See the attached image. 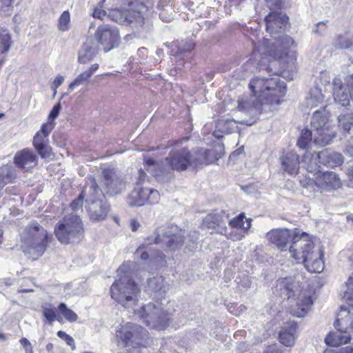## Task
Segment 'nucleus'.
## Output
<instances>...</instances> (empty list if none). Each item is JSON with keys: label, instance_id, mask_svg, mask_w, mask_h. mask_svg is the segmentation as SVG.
Listing matches in <instances>:
<instances>
[{"label": "nucleus", "instance_id": "0eeeda50", "mask_svg": "<svg viewBox=\"0 0 353 353\" xmlns=\"http://www.w3.org/2000/svg\"><path fill=\"white\" fill-rule=\"evenodd\" d=\"M22 249L32 260L41 256L47 247L48 235L47 230L37 221H32L21 233Z\"/></svg>", "mask_w": 353, "mask_h": 353}, {"label": "nucleus", "instance_id": "49530a36", "mask_svg": "<svg viewBox=\"0 0 353 353\" xmlns=\"http://www.w3.org/2000/svg\"><path fill=\"white\" fill-rule=\"evenodd\" d=\"M164 279L162 276H155L148 279V287L154 292H161L163 285Z\"/></svg>", "mask_w": 353, "mask_h": 353}, {"label": "nucleus", "instance_id": "5701e85b", "mask_svg": "<svg viewBox=\"0 0 353 353\" xmlns=\"http://www.w3.org/2000/svg\"><path fill=\"white\" fill-rule=\"evenodd\" d=\"M334 99L336 103L342 107H347L352 102L350 89L342 85L340 79L335 78L333 81Z\"/></svg>", "mask_w": 353, "mask_h": 353}, {"label": "nucleus", "instance_id": "4d7b16f0", "mask_svg": "<svg viewBox=\"0 0 353 353\" xmlns=\"http://www.w3.org/2000/svg\"><path fill=\"white\" fill-rule=\"evenodd\" d=\"M345 84L350 89V97L353 103V74L347 75L345 79Z\"/></svg>", "mask_w": 353, "mask_h": 353}, {"label": "nucleus", "instance_id": "680f3d73", "mask_svg": "<svg viewBox=\"0 0 353 353\" xmlns=\"http://www.w3.org/2000/svg\"><path fill=\"white\" fill-rule=\"evenodd\" d=\"M85 200L83 198H81V194H79L77 199L74 200L71 204L70 206L73 210H76L81 208L83 204V201Z\"/></svg>", "mask_w": 353, "mask_h": 353}, {"label": "nucleus", "instance_id": "6ab92c4d", "mask_svg": "<svg viewBox=\"0 0 353 353\" xmlns=\"http://www.w3.org/2000/svg\"><path fill=\"white\" fill-rule=\"evenodd\" d=\"M318 189L321 192H328L336 190L341 185V182L338 174L332 171H327L316 174Z\"/></svg>", "mask_w": 353, "mask_h": 353}, {"label": "nucleus", "instance_id": "69168bd1", "mask_svg": "<svg viewBox=\"0 0 353 353\" xmlns=\"http://www.w3.org/2000/svg\"><path fill=\"white\" fill-rule=\"evenodd\" d=\"M130 225L131 230L133 232L137 231L139 229V228L140 227L139 223L137 220H135V219H132L130 221Z\"/></svg>", "mask_w": 353, "mask_h": 353}, {"label": "nucleus", "instance_id": "3c124183", "mask_svg": "<svg viewBox=\"0 0 353 353\" xmlns=\"http://www.w3.org/2000/svg\"><path fill=\"white\" fill-rule=\"evenodd\" d=\"M60 110H61V104L59 103H57V105H55L52 110L50 111L49 115H48V123H51L52 124V121L56 118L58 117L59 114V112H60Z\"/></svg>", "mask_w": 353, "mask_h": 353}, {"label": "nucleus", "instance_id": "6e6d98bb", "mask_svg": "<svg viewBox=\"0 0 353 353\" xmlns=\"http://www.w3.org/2000/svg\"><path fill=\"white\" fill-rule=\"evenodd\" d=\"M92 15L94 17L99 19H105V17L108 18V13L106 11L103 10L100 7H97L94 9Z\"/></svg>", "mask_w": 353, "mask_h": 353}, {"label": "nucleus", "instance_id": "c756f323", "mask_svg": "<svg viewBox=\"0 0 353 353\" xmlns=\"http://www.w3.org/2000/svg\"><path fill=\"white\" fill-rule=\"evenodd\" d=\"M296 331V325L294 323H288L279 333L280 342L287 347L292 346L294 343Z\"/></svg>", "mask_w": 353, "mask_h": 353}, {"label": "nucleus", "instance_id": "338daca9", "mask_svg": "<svg viewBox=\"0 0 353 353\" xmlns=\"http://www.w3.org/2000/svg\"><path fill=\"white\" fill-rule=\"evenodd\" d=\"M325 353H353V348L350 347H346L343 349H341L338 352H334V351L326 352Z\"/></svg>", "mask_w": 353, "mask_h": 353}, {"label": "nucleus", "instance_id": "de8ad7c7", "mask_svg": "<svg viewBox=\"0 0 353 353\" xmlns=\"http://www.w3.org/2000/svg\"><path fill=\"white\" fill-rule=\"evenodd\" d=\"M34 148L42 159H50L53 156L52 148L49 143L36 146Z\"/></svg>", "mask_w": 353, "mask_h": 353}, {"label": "nucleus", "instance_id": "b1692460", "mask_svg": "<svg viewBox=\"0 0 353 353\" xmlns=\"http://www.w3.org/2000/svg\"><path fill=\"white\" fill-rule=\"evenodd\" d=\"M99 52L98 45L93 38H88L79 51L78 61L87 63L92 60Z\"/></svg>", "mask_w": 353, "mask_h": 353}, {"label": "nucleus", "instance_id": "9d476101", "mask_svg": "<svg viewBox=\"0 0 353 353\" xmlns=\"http://www.w3.org/2000/svg\"><path fill=\"white\" fill-rule=\"evenodd\" d=\"M137 314L151 328L163 330L168 325V314L160 305L149 303L143 306Z\"/></svg>", "mask_w": 353, "mask_h": 353}, {"label": "nucleus", "instance_id": "c03bdc74", "mask_svg": "<svg viewBox=\"0 0 353 353\" xmlns=\"http://www.w3.org/2000/svg\"><path fill=\"white\" fill-rule=\"evenodd\" d=\"M312 137H314V134L310 130L307 129L303 130L301 135L297 141V145L301 149H305L311 141Z\"/></svg>", "mask_w": 353, "mask_h": 353}, {"label": "nucleus", "instance_id": "cd10ccee", "mask_svg": "<svg viewBox=\"0 0 353 353\" xmlns=\"http://www.w3.org/2000/svg\"><path fill=\"white\" fill-rule=\"evenodd\" d=\"M223 150V149L221 145H217L214 149L211 150H201L199 152H195V157L203 159L199 163V165L203 163L210 164L221 157Z\"/></svg>", "mask_w": 353, "mask_h": 353}, {"label": "nucleus", "instance_id": "f03ea898", "mask_svg": "<svg viewBox=\"0 0 353 353\" xmlns=\"http://www.w3.org/2000/svg\"><path fill=\"white\" fill-rule=\"evenodd\" d=\"M203 161L195 157L186 148H174L170 150L168 156L163 161L157 162L152 159H145L146 170L157 177L161 174L170 173L171 171H184L190 167H197Z\"/></svg>", "mask_w": 353, "mask_h": 353}, {"label": "nucleus", "instance_id": "c85d7f7f", "mask_svg": "<svg viewBox=\"0 0 353 353\" xmlns=\"http://www.w3.org/2000/svg\"><path fill=\"white\" fill-rule=\"evenodd\" d=\"M283 169L290 174H296L299 169V156L289 152L281 158Z\"/></svg>", "mask_w": 353, "mask_h": 353}, {"label": "nucleus", "instance_id": "aec40b11", "mask_svg": "<svg viewBox=\"0 0 353 353\" xmlns=\"http://www.w3.org/2000/svg\"><path fill=\"white\" fill-rule=\"evenodd\" d=\"M14 163L21 169L28 170L38 163L37 155L30 148H24L15 154Z\"/></svg>", "mask_w": 353, "mask_h": 353}, {"label": "nucleus", "instance_id": "8fccbe9b", "mask_svg": "<svg viewBox=\"0 0 353 353\" xmlns=\"http://www.w3.org/2000/svg\"><path fill=\"white\" fill-rule=\"evenodd\" d=\"M145 248L144 245L139 246L134 253L135 258L140 259L144 261H147L149 259V254L148 252L145 250Z\"/></svg>", "mask_w": 353, "mask_h": 353}, {"label": "nucleus", "instance_id": "ddd939ff", "mask_svg": "<svg viewBox=\"0 0 353 353\" xmlns=\"http://www.w3.org/2000/svg\"><path fill=\"white\" fill-rule=\"evenodd\" d=\"M303 235H309L305 232L300 233L299 230L294 229L290 230L288 229L278 228L273 229L266 234L268 240L277 246L281 250H287V244L290 241H292V244L289 248V252L290 253V249L294 245V243L296 239L295 237L297 236H303Z\"/></svg>", "mask_w": 353, "mask_h": 353}, {"label": "nucleus", "instance_id": "7c9ffc66", "mask_svg": "<svg viewBox=\"0 0 353 353\" xmlns=\"http://www.w3.org/2000/svg\"><path fill=\"white\" fill-rule=\"evenodd\" d=\"M321 156L322 164L330 167L339 166L342 165L344 161L341 154L336 152H330L326 150L321 152Z\"/></svg>", "mask_w": 353, "mask_h": 353}, {"label": "nucleus", "instance_id": "72a5a7b5", "mask_svg": "<svg viewBox=\"0 0 353 353\" xmlns=\"http://www.w3.org/2000/svg\"><path fill=\"white\" fill-rule=\"evenodd\" d=\"M259 100V96L257 97V99L254 100H252V101H240L239 102L238 108L241 111H245L248 112V113L252 114V113H258L261 114L263 112H261L254 107L255 105L258 104L260 105L261 103Z\"/></svg>", "mask_w": 353, "mask_h": 353}, {"label": "nucleus", "instance_id": "39448f33", "mask_svg": "<svg viewBox=\"0 0 353 353\" xmlns=\"http://www.w3.org/2000/svg\"><path fill=\"white\" fill-rule=\"evenodd\" d=\"M275 292L281 296H285L294 302L293 314L303 317L311 310L313 301L310 292L304 289L299 281L292 277L281 278L277 280Z\"/></svg>", "mask_w": 353, "mask_h": 353}, {"label": "nucleus", "instance_id": "4c0bfd02", "mask_svg": "<svg viewBox=\"0 0 353 353\" xmlns=\"http://www.w3.org/2000/svg\"><path fill=\"white\" fill-rule=\"evenodd\" d=\"M313 176L311 177L309 174L306 175L305 177L300 180L301 186L303 188L307 189L310 192H315L318 189L316 181V174H312Z\"/></svg>", "mask_w": 353, "mask_h": 353}, {"label": "nucleus", "instance_id": "7ed1b4c3", "mask_svg": "<svg viewBox=\"0 0 353 353\" xmlns=\"http://www.w3.org/2000/svg\"><path fill=\"white\" fill-rule=\"evenodd\" d=\"M249 87L255 94H259L261 104H256L254 107L261 112L275 110L286 93L285 82L281 81L277 76L271 78L256 77L250 81Z\"/></svg>", "mask_w": 353, "mask_h": 353}, {"label": "nucleus", "instance_id": "dca6fc26", "mask_svg": "<svg viewBox=\"0 0 353 353\" xmlns=\"http://www.w3.org/2000/svg\"><path fill=\"white\" fill-rule=\"evenodd\" d=\"M103 185L106 193L110 196L120 194L125 188V182L121 172L108 168L102 171Z\"/></svg>", "mask_w": 353, "mask_h": 353}, {"label": "nucleus", "instance_id": "f3484780", "mask_svg": "<svg viewBox=\"0 0 353 353\" xmlns=\"http://www.w3.org/2000/svg\"><path fill=\"white\" fill-rule=\"evenodd\" d=\"M146 331L140 325L132 323H126L121 325L117 331V336L122 341L124 346L139 345L140 341L146 336Z\"/></svg>", "mask_w": 353, "mask_h": 353}, {"label": "nucleus", "instance_id": "c9c22d12", "mask_svg": "<svg viewBox=\"0 0 353 353\" xmlns=\"http://www.w3.org/2000/svg\"><path fill=\"white\" fill-rule=\"evenodd\" d=\"M15 178V172L10 168L0 169V189L10 183Z\"/></svg>", "mask_w": 353, "mask_h": 353}, {"label": "nucleus", "instance_id": "a211bd4d", "mask_svg": "<svg viewBox=\"0 0 353 353\" xmlns=\"http://www.w3.org/2000/svg\"><path fill=\"white\" fill-rule=\"evenodd\" d=\"M230 215L224 210L208 214L203 221V226L206 229L215 230L210 233H217L221 235L227 234L225 222L229 219Z\"/></svg>", "mask_w": 353, "mask_h": 353}, {"label": "nucleus", "instance_id": "37998d69", "mask_svg": "<svg viewBox=\"0 0 353 353\" xmlns=\"http://www.w3.org/2000/svg\"><path fill=\"white\" fill-rule=\"evenodd\" d=\"M346 287L343 298L350 307H353V274L350 276Z\"/></svg>", "mask_w": 353, "mask_h": 353}, {"label": "nucleus", "instance_id": "58836bf2", "mask_svg": "<svg viewBox=\"0 0 353 353\" xmlns=\"http://www.w3.org/2000/svg\"><path fill=\"white\" fill-rule=\"evenodd\" d=\"M11 37L9 32L0 28V41L2 47L1 53H6L9 51L11 46Z\"/></svg>", "mask_w": 353, "mask_h": 353}, {"label": "nucleus", "instance_id": "473e14b6", "mask_svg": "<svg viewBox=\"0 0 353 353\" xmlns=\"http://www.w3.org/2000/svg\"><path fill=\"white\" fill-rule=\"evenodd\" d=\"M244 219V213H241L237 216L229 221V225L233 228L241 229L244 232H247L251 227L252 219H248L245 222Z\"/></svg>", "mask_w": 353, "mask_h": 353}, {"label": "nucleus", "instance_id": "a878e982", "mask_svg": "<svg viewBox=\"0 0 353 353\" xmlns=\"http://www.w3.org/2000/svg\"><path fill=\"white\" fill-rule=\"evenodd\" d=\"M321 152H306L303 156V163L307 171L311 174H319L322 164Z\"/></svg>", "mask_w": 353, "mask_h": 353}, {"label": "nucleus", "instance_id": "4be33fe9", "mask_svg": "<svg viewBox=\"0 0 353 353\" xmlns=\"http://www.w3.org/2000/svg\"><path fill=\"white\" fill-rule=\"evenodd\" d=\"M314 131V141L320 147L331 144L337 134L334 124Z\"/></svg>", "mask_w": 353, "mask_h": 353}, {"label": "nucleus", "instance_id": "423d86ee", "mask_svg": "<svg viewBox=\"0 0 353 353\" xmlns=\"http://www.w3.org/2000/svg\"><path fill=\"white\" fill-rule=\"evenodd\" d=\"M294 245L290 249L291 257L297 263H304L310 272L320 273L325 268L323 261V250L318 248L314 250V243L310 235L297 236Z\"/></svg>", "mask_w": 353, "mask_h": 353}, {"label": "nucleus", "instance_id": "1a4fd4ad", "mask_svg": "<svg viewBox=\"0 0 353 353\" xmlns=\"http://www.w3.org/2000/svg\"><path fill=\"white\" fill-rule=\"evenodd\" d=\"M83 226L79 216L70 214L59 221L54 228V234L62 244L79 241L83 236Z\"/></svg>", "mask_w": 353, "mask_h": 353}, {"label": "nucleus", "instance_id": "f8f14e48", "mask_svg": "<svg viewBox=\"0 0 353 353\" xmlns=\"http://www.w3.org/2000/svg\"><path fill=\"white\" fill-rule=\"evenodd\" d=\"M184 231L176 226H172L165 232L159 233L154 238V243L161 245L169 250H176L181 248L184 243Z\"/></svg>", "mask_w": 353, "mask_h": 353}, {"label": "nucleus", "instance_id": "f704fd0d", "mask_svg": "<svg viewBox=\"0 0 353 353\" xmlns=\"http://www.w3.org/2000/svg\"><path fill=\"white\" fill-rule=\"evenodd\" d=\"M91 77L85 72L78 74L76 78L69 84V92L72 91L76 87L88 85L90 83Z\"/></svg>", "mask_w": 353, "mask_h": 353}, {"label": "nucleus", "instance_id": "5fc2aeb1", "mask_svg": "<svg viewBox=\"0 0 353 353\" xmlns=\"http://www.w3.org/2000/svg\"><path fill=\"white\" fill-rule=\"evenodd\" d=\"M246 232H244V231L239 232H230L228 235V239L234 241H241L243 239L245 236Z\"/></svg>", "mask_w": 353, "mask_h": 353}, {"label": "nucleus", "instance_id": "a19ab883", "mask_svg": "<svg viewBox=\"0 0 353 353\" xmlns=\"http://www.w3.org/2000/svg\"><path fill=\"white\" fill-rule=\"evenodd\" d=\"M58 310L63 316L70 322H75L78 319L77 314L72 310L68 308L63 303L59 305Z\"/></svg>", "mask_w": 353, "mask_h": 353}, {"label": "nucleus", "instance_id": "ea45409f", "mask_svg": "<svg viewBox=\"0 0 353 353\" xmlns=\"http://www.w3.org/2000/svg\"><path fill=\"white\" fill-rule=\"evenodd\" d=\"M70 14L68 11H64L59 18L57 28L61 32L68 31L70 29Z\"/></svg>", "mask_w": 353, "mask_h": 353}, {"label": "nucleus", "instance_id": "a18cd8bd", "mask_svg": "<svg viewBox=\"0 0 353 353\" xmlns=\"http://www.w3.org/2000/svg\"><path fill=\"white\" fill-rule=\"evenodd\" d=\"M352 45V39L343 35H338L334 41L335 47L340 49H346Z\"/></svg>", "mask_w": 353, "mask_h": 353}, {"label": "nucleus", "instance_id": "13d9d810", "mask_svg": "<svg viewBox=\"0 0 353 353\" xmlns=\"http://www.w3.org/2000/svg\"><path fill=\"white\" fill-rule=\"evenodd\" d=\"M147 177L148 176L144 170L143 169H140L138 172V176L136 185H139L140 186H142L143 183L146 181Z\"/></svg>", "mask_w": 353, "mask_h": 353}, {"label": "nucleus", "instance_id": "79ce46f5", "mask_svg": "<svg viewBox=\"0 0 353 353\" xmlns=\"http://www.w3.org/2000/svg\"><path fill=\"white\" fill-rule=\"evenodd\" d=\"M42 312L49 323L52 324L55 320L60 321V316L56 313V308L51 305L43 306Z\"/></svg>", "mask_w": 353, "mask_h": 353}, {"label": "nucleus", "instance_id": "2f4dec72", "mask_svg": "<svg viewBox=\"0 0 353 353\" xmlns=\"http://www.w3.org/2000/svg\"><path fill=\"white\" fill-rule=\"evenodd\" d=\"M52 130V127L51 123L43 124L41 130L38 131L33 137L32 144L34 147L49 143L48 137Z\"/></svg>", "mask_w": 353, "mask_h": 353}, {"label": "nucleus", "instance_id": "412c9836", "mask_svg": "<svg viewBox=\"0 0 353 353\" xmlns=\"http://www.w3.org/2000/svg\"><path fill=\"white\" fill-rule=\"evenodd\" d=\"M85 208L90 219L99 221L107 217L110 206L105 200L97 199L85 204Z\"/></svg>", "mask_w": 353, "mask_h": 353}, {"label": "nucleus", "instance_id": "603ef678", "mask_svg": "<svg viewBox=\"0 0 353 353\" xmlns=\"http://www.w3.org/2000/svg\"><path fill=\"white\" fill-rule=\"evenodd\" d=\"M19 342L24 349L25 353H34L32 345L28 339L23 337Z\"/></svg>", "mask_w": 353, "mask_h": 353}, {"label": "nucleus", "instance_id": "864d4df0", "mask_svg": "<svg viewBox=\"0 0 353 353\" xmlns=\"http://www.w3.org/2000/svg\"><path fill=\"white\" fill-rule=\"evenodd\" d=\"M327 21H320L316 24L315 29L312 32L316 34H323L326 31V23Z\"/></svg>", "mask_w": 353, "mask_h": 353}, {"label": "nucleus", "instance_id": "f257e3e1", "mask_svg": "<svg viewBox=\"0 0 353 353\" xmlns=\"http://www.w3.org/2000/svg\"><path fill=\"white\" fill-rule=\"evenodd\" d=\"M266 31L272 38L264 39L259 41L254 49L252 57L257 62L259 70L271 72L270 63L273 61L284 59L288 55L290 49L294 43L288 35L281 33V30L287 25L288 17L282 12H270L265 17Z\"/></svg>", "mask_w": 353, "mask_h": 353}, {"label": "nucleus", "instance_id": "774afa93", "mask_svg": "<svg viewBox=\"0 0 353 353\" xmlns=\"http://www.w3.org/2000/svg\"><path fill=\"white\" fill-rule=\"evenodd\" d=\"M264 353H279L274 345L269 346Z\"/></svg>", "mask_w": 353, "mask_h": 353}, {"label": "nucleus", "instance_id": "2eb2a0df", "mask_svg": "<svg viewBox=\"0 0 353 353\" xmlns=\"http://www.w3.org/2000/svg\"><path fill=\"white\" fill-rule=\"evenodd\" d=\"M159 200L160 194L157 190L137 185L128 196L127 202L131 206H141L157 203Z\"/></svg>", "mask_w": 353, "mask_h": 353}, {"label": "nucleus", "instance_id": "bf43d9fd", "mask_svg": "<svg viewBox=\"0 0 353 353\" xmlns=\"http://www.w3.org/2000/svg\"><path fill=\"white\" fill-rule=\"evenodd\" d=\"M268 8L270 10L279 9L281 8V0H265Z\"/></svg>", "mask_w": 353, "mask_h": 353}, {"label": "nucleus", "instance_id": "052dcab7", "mask_svg": "<svg viewBox=\"0 0 353 353\" xmlns=\"http://www.w3.org/2000/svg\"><path fill=\"white\" fill-rule=\"evenodd\" d=\"M64 81V77L61 75H58L54 79L53 83H52V88L54 90V91L57 90V89L63 84ZM54 94H56V92H54Z\"/></svg>", "mask_w": 353, "mask_h": 353}, {"label": "nucleus", "instance_id": "bb28decb", "mask_svg": "<svg viewBox=\"0 0 353 353\" xmlns=\"http://www.w3.org/2000/svg\"><path fill=\"white\" fill-rule=\"evenodd\" d=\"M330 113L325 108H321L316 110L312 117L311 126L314 130L326 127L333 124L332 121L330 119Z\"/></svg>", "mask_w": 353, "mask_h": 353}, {"label": "nucleus", "instance_id": "6e6552de", "mask_svg": "<svg viewBox=\"0 0 353 353\" xmlns=\"http://www.w3.org/2000/svg\"><path fill=\"white\" fill-rule=\"evenodd\" d=\"M334 325L336 330L326 336V344L336 347L347 343L353 334V307H341Z\"/></svg>", "mask_w": 353, "mask_h": 353}, {"label": "nucleus", "instance_id": "09e8293b", "mask_svg": "<svg viewBox=\"0 0 353 353\" xmlns=\"http://www.w3.org/2000/svg\"><path fill=\"white\" fill-rule=\"evenodd\" d=\"M57 336L59 338L64 340L65 341V343L71 347L72 350H74L76 349L74 340L73 339V338L71 336L67 334L65 332L61 331V330H60L57 332Z\"/></svg>", "mask_w": 353, "mask_h": 353}, {"label": "nucleus", "instance_id": "20e7f679", "mask_svg": "<svg viewBox=\"0 0 353 353\" xmlns=\"http://www.w3.org/2000/svg\"><path fill=\"white\" fill-rule=\"evenodd\" d=\"M134 263L127 262L123 263L117 270L119 278L110 288L112 298L125 308H132L137 305L140 289L131 279L132 269Z\"/></svg>", "mask_w": 353, "mask_h": 353}, {"label": "nucleus", "instance_id": "4468645a", "mask_svg": "<svg viewBox=\"0 0 353 353\" xmlns=\"http://www.w3.org/2000/svg\"><path fill=\"white\" fill-rule=\"evenodd\" d=\"M93 39L101 46L105 52L117 47L120 41L119 30L117 28L110 26H99Z\"/></svg>", "mask_w": 353, "mask_h": 353}, {"label": "nucleus", "instance_id": "9b49d317", "mask_svg": "<svg viewBox=\"0 0 353 353\" xmlns=\"http://www.w3.org/2000/svg\"><path fill=\"white\" fill-rule=\"evenodd\" d=\"M131 10H110L108 18L121 24L133 23L136 26H142L145 20L143 15L145 7L143 4H137Z\"/></svg>", "mask_w": 353, "mask_h": 353}, {"label": "nucleus", "instance_id": "e2e57ef3", "mask_svg": "<svg viewBox=\"0 0 353 353\" xmlns=\"http://www.w3.org/2000/svg\"><path fill=\"white\" fill-rule=\"evenodd\" d=\"M344 152L349 155L350 157H353V139L349 141L345 146Z\"/></svg>", "mask_w": 353, "mask_h": 353}, {"label": "nucleus", "instance_id": "e433bc0d", "mask_svg": "<svg viewBox=\"0 0 353 353\" xmlns=\"http://www.w3.org/2000/svg\"><path fill=\"white\" fill-rule=\"evenodd\" d=\"M338 120L339 127L343 130L344 133H349L353 126V114L340 115Z\"/></svg>", "mask_w": 353, "mask_h": 353}, {"label": "nucleus", "instance_id": "0e129e2a", "mask_svg": "<svg viewBox=\"0 0 353 353\" xmlns=\"http://www.w3.org/2000/svg\"><path fill=\"white\" fill-rule=\"evenodd\" d=\"M99 67L98 63H94L85 71L92 77V74L98 70Z\"/></svg>", "mask_w": 353, "mask_h": 353}, {"label": "nucleus", "instance_id": "393cba45", "mask_svg": "<svg viewBox=\"0 0 353 353\" xmlns=\"http://www.w3.org/2000/svg\"><path fill=\"white\" fill-rule=\"evenodd\" d=\"M81 198L85 199V204L99 199L97 196L101 195L99 187L92 176L86 178L85 183L81 192Z\"/></svg>", "mask_w": 353, "mask_h": 353}]
</instances>
